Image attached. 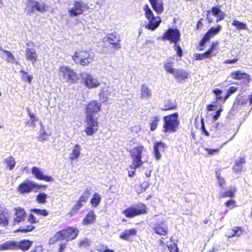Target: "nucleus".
Returning <instances> with one entry per match:
<instances>
[{"label": "nucleus", "mask_w": 252, "mask_h": 252, "mask_svg": "<svg viewBox=\"0 0 252 252\" xmlns=\"http://www.w3.org/2000/svg\"><path fill=\"white\" fill-rule=\"evenodd\" d=\"M79 231L77 228L69 227L56 232L49 240V244L53 245L57 241L65 240L67 241L74 239L78 235Z\"/></svg>", "instance_id": "1"}, {"label": "nucleus", "mask_w": 252, "mask_h": 252, "mask_svg": "<svg viewBox=\"0 0 252 252\" xmlns=\"http://www.w3.org/2000/svg\"><path fill=\"white\" fill-rule=\"evenodd\" d=\"M58 76L61 80L73 84L78 83L79 80L77 72L66 65H61L59 67Z\"/></svg>", "instance_id": "2"}, {"label": "nucleus", "mask_w": 252, "mask_h": 252, "mask_svg": "<svg viewBox=\"0 0 252 252\" xmlns=\"http://www.w3.org/2000/svg\"><path fill=\"white\" fill-rule=\"evenodd\" d=\"M163 132L165 133H173L176 132L179 127L178 114L175 113L173 114L163 117Z\"/></svg>", "instance_id": "3"}, {"label": "nucleus", "mask_w": 252, "mask_h": 252, "mask_svg": "<svg viewBox=\"0 0 252 252\" xmlns=\"http://www.w3.org/2000/svg\"><path fill=\"white\" fill-rule=\"evenodd\" d=\"M143 9L145 11V16L149 21L148 24L145 26V28L151 31H154L159 26L161 23V20L160 17H155L153 12L147 4L144 6Z\"/></svg>", "instance_id": "4"}, {"label": "nucleus", "mask_w": 252, "mask_h": 252, "mask_svg": "<svg viewBox=\"0 0 252 252\" xmlns=\"http://www.w3.org/2000/svg\"><path fill=\"white\" fill-rule=\"evenodd\" d=\"M72 59L76 63L85 66L92 62L93 60V56L86 50H82L76 52Z\"/></svg>", "instance_id": "5"}, {"label": "nucleus", "mask_w": 252, "mask_h": 252, "mask_svg": "<svg viewBox=\"0 0 252 252\" xmlns=\"http://www.w3.org/2000/svg\"><path fill=\"white\" fill-rule=\"evenodd\" d=\"M146 151V149L142 145L134 147L130 150V155L132 159L133 165L135 168L139 167L142 165V154Z\"/></svg>", "instance_id": "6"}, {"label": "nucleus", "mask_w": 252, "mask_h": 252, "mask_svg": "<svg viewBox=\"0 0 252 252\" xmlns=\"http://www.w3.org/2000/svg\"><path fill=\"white\" fill-rule=\"evenodd\" d=\"M146 206L143 204H140L128 207L123 211V214L126 218H131L146 213Z\"/></svg>", "instance_id": "7"}, {"label": "nucleus", "mask_w": 252, "mask_h": 252, "mask_svg": "<svg viewBox=\"0 0 252 252\" xmlns=\"http://www.w3.org/2000/svg\"><path fill=\"white\" fill-rule=\"evenodd\" d=\"M82 83L85 86L89 89H94L100 85V83L97 78L88 72H83L80 74Z\"/></svg>", "instance_id": "8"}, {"label": "nucleus", "mask_w": 252, "mask_h": 252, "mask_svg": "<svg viewBox=\"0 0 252 252\" xmlns=\"http://www.w3.org/2000/svg\"><path fill=\"white\" fill-rule=\"evenodd\" d=\"M42 187H45V186L38 185L33 181L27 180L19 185L17 190L21 194H25L31 192L35 188L39 189Z\"/></svg>", "instance_id": "9"}, {"label": "nucleus", "mask_w": 252, "mask_h": 252, "mask_svg": "<svg viewBox=\"0 0 252 252\" xmlns=\"http://www.w3.org/2000/svg\"><path fill=\"white\" fill-rule=\"evenodd\" d=\"M72 6L68 9V13L70 17H75L83 14L84 9L87 6L86 4L82 1H73Z\"/></svg>", "instance_id": "10"}, {"label": "nucleus", "mask_w": 252, "mask_h": 252, "mask_svg": "<svg viewBox=\"0 0 252 252\" xmlns=\"http://www.w3.org/2000/svg\"><path fill=\"white\" fill-rule=\"evenodd\" d=\"M180 33L177 29H169L163 35V40H168L170 43L176 44L180 40Z\"/></svg>", "instance_id": "11"}, {"label": "nucleus", "mask_w": 252, "mask_h": 252, "mask_svg": "<svg viewBox=\"0 0 252 252\" xmlns=\"http://www.w3.org/2000/svg\"><path fill=\"white\" fill-rule=\"evenodd\" d=\"M85 131L88 135H92L98 130L97 118L86 117Z\"/></svg>", "instance_id": "12"}, {"label": "nucleus", "mask_w": 252, "mask_h": 252, "mask_svg": "<svg viewBox=\"0 0 252 252\" xmlns=\"http://www.w3.org/2000/svg\"><path fill=\"white\" fill-rule=\"evenodd\" d=\"M35 10L40 12L45 11V5L34 1L29 0L27 1L25 11L28 15L33 13Z\"/></svg>", "instance_id": "13"}, {"label": "nucleus", "mask_w": 252, "mask_h": 252, "mask_svg": "<svg viewBox=\"0 0 252 252\" xmlns=\"http://www.w3.org/2000/svg\"><path fill=\"white\" fill-rule=\"evenodd\" d=\"M100 103L95 101L90 102L86 109V117L97 118L95 115L100 110Z\"/></svg>", "instance_id": "14"}, {"label": "nucleus", "mask_w": 252, "mask_h": 252, "mask_svg": "<svg viewBox=\"0 0 252 252\" xmlns=\"http://www.w3.org/2000/svg\"><path fill=\"white\" fill-rule=\"evenodd\" d=\"M218 45V42H213L210 48L205 53L203 54H195L194 55L195 60H203L205 59L211 58L212 57L216 55L214 54V50L216 49Z\"/></svg>", "instance_id": "15"}, {"label": "nucleus", "mask_w": 252, "mask_h": 252, "mask_svg": "<svg viewBox=\"0 0 252 252\" xmlns=\"http://www.w3.org/2000/svg\"><path fill=\"white\" fill-rule=\"evenodd\" d=\"M221 26L218 25L216 27H212L205 34L200 42V45L203 46L209 39L218 34L221 29Z\"/></svg>", "instance_id": "16"}, {"label": "nucleus", "mask_w": 252, "mask_h": 252, "mask_svg": "<svg viewBox=\"0 0 252 252\" xmlns=\"http://www.w3.org/2000/svg\"><path fill=\"white\" fill-rule=\"evenodd\" d=\"M32 173L38 180H44L46 182H52L54 180L52 177L44 175L40 169L36 166L32 168Z\"/></svg>", "instance_id": "17"}, {"label": "nucleus", "mask_w": 252, "mask_h": 252, "mask_svg": "<svg viewBox=\"0 0 252 252\" xmlns=\"http://www.w3.org/2000/svg\"><path fill=\"white\" fill-rule=\"evenodd\" d=\"M166 148V145L162 142H156L154 144V154L155 158L158 160L161 158V152H163Z\"/></svg>", "instance_id": "18"}, {"label": "nucleus", "mask_w": 252, "mask_h": 252, "mask_svg": "<svg viewBox=\"0 0 252 252\" xmlns=\"http://www.w3.org/2000/svg\"><path fill=\"white\" fill-rule=\"evenodd\" d=\"M104 42H108L111 44L113 45L116 48L120 47L119 45L120 38L117 36L115 33L111 34H108L103 38Z\"/></svg>", "instance_id": "19"}, {"label": "nucleus", "mask_w": 252, "mask_h": 252, "mask_svg": "<svg viewBox=\"0 0 252 252\" xmlns=\"http://www.w3.org/2000/svg\"><path fill=\"white\" fill-rule=\"evenodd\" d=\"M14 222L18 223L25 220L26 219V213L24 209L18 207L15 209Z\"/></svg>", "instance_id": "20"}, {"label": "nucleus", "mask_w": 252, "mask_h": 252, "mask_svg": "<svg viewBox=\"0 0 252 252\" xmlns=\"http://www.w3.org/2000/svg\"><path fill=\"white\" fill-rule=\"evenodd\" d=\"M154 230L156 233L160 235L165 236L168 232L167 224L163 221L158 222L156 224L154 227Z\"/></svg>", "instance_id": "21"}, {"label": "nucleus", "mask_w": 252, "mask_h": 252, "mask_svg": "<svg viewBox=\"0 0 252 252\" xmlns=\"http://www.w3.org/2000/svg\"><path fill=\"white\" fill-rule=\"evenodd\" d=\"M231 77L233 79L243 80L244 81L249 82L251 80L250 76L240 70H238L231 73Z\"/></svg>", "instance_id": "22"}, {"label": "nucleus", "mask_w": 252, "mask_h": 252, "mask_svg": "<svg viewBox=\"0 0 252 252\" xmlns=\"http://www.w3.org/2000/svg\"><path fill=\"white\" fill-rule=\"evenodd\" d=\"M25 56L27 60L31 61L32 63L36 62L37 60V54L33 48L27 47L26 49Z\"/></svg>", "instance_id": "23"}, {"label": "nucleus", "mask_w": 252, "mask_h": 252, "mask_svg": "<svg viewBox=\"0 0 252 252\" xmlns=\"http://www.w3.org/2000/svg\"><path fill=\"white\" fill-rule=\"evenodd\" d=\"M81 147L79 144L75 145L71 149V151L69 154V158L70 160H73L78 159L81 155Z\"/></svg>", "instance_id": "24"}, {"label": "nucleus", "mask_w": 252, "mask_h": 252, "mask_svg": "<svg viewBox=\"0 0 252 252\" xmlns=\"http://www.w3.org/2000/svg\"><path fill=\"white\" fill-rule=\"evenodd\" d=\"M154 9L158 14H161L164 10L162 0H149Z\"/></svg>", "instance_id": "25"}, {"label": "nucleus", "mask_w": 252, "mask_h": 252, "mask_svg": "<svg viewBox=\"0 0 252 252\" xmlns=\"http://www.w3.org/2000/svg\"><path fill=\"white\" fill-rule=\"evenodd\" d=\"M17 242L13 241H7L0 244V251L17 250Z\"/></svg>", "instance_id": "26"}, {"label": "nucleus", "mask_w": 252, "mask_h": 252, "mask_svg": "<svg viewBox=\"0 0 252 252\" xmlns=\"http://www.w3.org/2000/svg\"><path fill=\"white\" fill-rule=\"evenodd\" d=\"M178 81H182L188 78V73L181 69L175 68L172 74Z\"/></svg>", "instance_id": "27"}, {"label": "nucleus", "mask_w": 252, "mask_h": 252, "mask_svg": "<svg viewBox=\"0 0 252 252\" xmlns=\"http://www.w3.org/2000/svg\"><path fill=\"white\" fill-rule=\"evenodd\" d=\"M152 95V91L146 85H142L140 87V97L141 99H148Z\"/></svg>", "instance_id": "28"}, {"label": "nucleus", "mask_w": 252, "mask_h": 252, "mask_svg": "<svg viewBox=\"0 0 252 252\" xmlns=\"http://www.w3.org/2000/svg\"><path fill=\"white\" fill-rule=\"evenodd\" d=\"M235 165L233 166V171L236 173H239L242 171L243 166L246 162L245 158H240L237 159L235 161Z\"/></svg>", "instance_id": "29"}, {"label": "nucleus", "mask_w": 252, "mask_h": 252, "mask_svg": "<svg viewBox=\"0 0 252 252\" xmlns=\"http://www.w3.org/2000/svg\"><path fill=\"white\" fill-rule=\"evenodd\" d=\"M136 229L135 228H130L126 230L122 233L120 235V238L125 240H128L131 237L136 235Z\"/></svg>", "instance_id": "30"}, {"label": "nucleus", "mask_w": 252, "mask_h": 252, "mask_svg": "<svg viewBox=\"0 0 252 252\" xmlns=\"http://www.w3.org/2000/svg\"><path fill=\"white\" fill-rule=\"evenodd\" d=\"M211 12L214 16L217 17V22L223 20L224 18L225 14L218 7H213Z\"/></svg>", "instance_id": "31"}, {"label": "nucleus", "mask_w": 252, "mask_h": 252, "mask_svg": "<svg viewBox=\"0 0 252 252\" xmlns=\"http://www.w3.org/2000/svg\"><path fill=\"white\" fill-rule=\"evenodd\" d=\"M17 244V249H20L22 251H27L29 250L32 245V242L29 240H24L20 242H16Z\"/></svg>", "instance_id": "32"}, {"label": "nucleus", "mask_w": 252, "mask_h": 252, "mask_svg": "<svg viewBox=\"0 0 252 252\" xmlns=\"http://www.w3.org/2000/svg\"><path fill=\"white\" fill-rule=\"evenodd\" d=\"M95 220V215L93 211H90L86 215L83 220V223L84 225L93 223Z\"/></svg>", "instance_id": "33"}, {"label": "nucleus", "mask_w": 252, "mask_h": 252, "mask_svg": "<svg viewBox=\"0 0 252 252\" xmlns=\"http://www.w3.org/2000/svg\"><path fill=\"white\" fill-rule=\"evenodd\" d=\"M174 62L171 60H167L164 62V68L167 72L172 74L175 69L174 67Z\"/></svg>", "instance_id": "34"}, {"label": "nucleus", "mask_w": 252, "mask_h": 252, "mask_svg": "<svg viewBox=\"0 0 252 252\" xmlns=\"http://www.w3.org/2000/svg\"><path fill=\"white\" fill-rule=\"evenodd\" d=\"M4 161L6 165V167L9 170H12L14 168L16 164V161L14 158L11 156L5 158Z\"/></svg>", "instance_id": "35"}, {"label": "nucleus", "mask_w": 252, "mask_h": 252, "mask_svg": "<svg viewBox=\"0 0 252 252\" xmlns=\"http://www.w3.org/2000/svg\"><path fill=\"white\" fill-rule=\"evenodd\" d=\"M83 206L81 203L76 202L75 204L71 209L67 215L70 217H73L77 214L80 209Z\"/></svg>", "instance_id": "36"}, {"label": "nucleus", "mask_w": 252, "mask_h": 252, "mask_svg": "<svg viewBox=\"0 0 252 252\" xmlns=\"http://www.w3.org/2000/svg\"><path fill=\"white\" fill-rule=\"evenodd\" d=\"M3 52L5 54V60H6L7 62L11 63H17L18 62L14 58L13 54L8 51L3 50Z\"/></svg>", "instance_id": "37"}, {"label": "nucleus", "mask_w": 252, "mask_h": 252, "mask_svg": "<svg viewBox=\"0 0 252 252\" xmlns=\"http://www.w3.org/2000/svg\"><path fill=\"white\" fill-rule=\"evenodd\" d=\"M34 226L32 224H26L23 226H20L17 230V232H21L22 233H26L27 232L32 231L34 228Z\"/></svg>", "instance_id": "38"}, {"label": "nucleus", "mask_w": 252, "mask_h": 252, "mask_svg": "<svg viewBox=\"0 0 252 252\" xmlns=\"http://www.w3.org/2000/svg\"><path fill=\"white\" fill-rule=\"evenodd\" d=\"M101 196L98 193H94L90 200V203L93 207H96L101 201Z\"/></svg>", "instance_id": "39"}, {"label": "nucleus", "mask_w": 252, "mask_h": 252, "mask_svg": "<svg viewBox=\"0 0 252 252\" xmlns=\"http://www.w3.org/2000/svg\"><path fill=\"white\" fill-rule=\"evenodd\" d=\"M176 104L171 101H165L163 107L161 108L162 110L166 111L171 109H174L176 108Z\"/></svg>", "instance_id": "40"}, {"label": "nucleus", "mask_w": 252, "mask_h": 252, "mask_svg": "<svg viewBox=\"0 0 252 252\" xmlns=\"http://www.w3.org/2000/svg\"><path fill=\"white\" fill-rule=\"evenodd\" d=\"M232 24L238 30H246L247 29V26L245 23L241 22L238 20H234Z\"/></svg>", "instance_id": "41"}, {"label": "nucleus", "mask_w": 252, "mask_h": 252, "mask_svg": "<svg viewBox=\"0 0 252 252\" xmlns=\"http://www.w3.org/2000/svg\"><path fill=\"white\" fill-rule=\"evenodd\" d=\"M90 193L88 191L84 192L81 196L80 197L79 200L77 201L79 203H81L82 205H84V203L87 202L89 197Z\"/></svg>", "instance_id": "42"}, {"label": "nucleus", "mask_w": 252, "mask_h": 252, "mask_svg": "<svg viewBox=\"0 0 252 252\" xmlns=\"http://www.w3.org/2000/svg\"><path fill=\"white\" fill-rule=\"evenodd\" d=\"M47 195L44 192L39 193L36 196V200L39 203L43 204L46 202Z\"/></svg>", "instance_id": "43"}, {"label": "nucleus", "mask_w": 252, "mask_h": 252, "mask_svg": "<svg viewBox=\"0 0 252 252\" xmlns=\"http://www.w3.org/2000/svg\"><path fill=\"white\" fill-rule=\"evenodd\" d=\"M159 120V117L158 116H155L153 118L150 123L151 130L152 131H154L157 128Z\"/></svg>", "instance_id": "44"}, {"label": "nucleus", "mask_w": 252, "mask_h": 252, "mask_svg": "<svg viewBox=\"0 0 252 252\" xmlns=\"http://www.w3.org/2000/svg\"><path fill=\"white\" fill-rule=\"evenodd\" d=\"M230 231L233 232V235L234 237H239L242 234V229L239 227H235L233 229H230Z\"/></svg>", "instance_id": "45"}, {"label": "nucleus", "mask_w": 252, "mask_h": 252, "mask_svg": "<svg viewBox=\"0 0 252 252\" xmlns=\"http://www.w3.org/2000/svg\"><path fill=\"white\" fill-rule=\"evenodd\" d=\"M31 211L38 215L46 217L48 215V212L46 210H40L38 209H32Z\"/></svg>", "instance_id": "46"}, {"label": "nucleus", "mask_w": 252, "mask_h": 252, "mask_svg": "<svg viewBox=\"0 0 252 252\" xmlns=\"http://www.w3.org/2000/svg\"><path fill=\"white\" fill-rule=\"evenodd\" d=\"M235 192V189L231 188L228 191L224 192L222 194V197H232L234 196V192Z\"/></svg>", "instance_id": "47"}, {"label": "nucleus", "mask_w": 252, "mask_h": 252, "mask_svg": "<svg viewBox=\"0 0 252 252\" xmlns=\"http://www.w3.org/2000/svg\"><path fill=\"white\" fill-rule=\"evenodd\" d=\"M167 246L170 252H179V249L176 244L171 243L167 244Z\"/></svg>", "instance_id": "48"}, {"label": "nucleus", "mask_w": 252, "mask_h": 252, "mask_svg": "<svg viewBox=\"0 0 252 252\" xmlns=\"http://www.w3.org/2000/svg\"><path fill=\"white\" fill-rule=\"evenodd\" d=\"M23 74L22 75V78L23 80L25 81L28 82L29 83H31L32 81V75L28 74L27 72H25L23 71H21Z\"/></svg>", "instance_id": "49"}, {"label": "nucleus", "mask_w": 252, "mask_h": 252, "mask_svg": "<svg viewBox=\"0 0 252 252\" xmlns=\"http://www.w3.org/2000/svg\"><path fill=\"white\" fill-rule=\"evenodd\" d=\"M37 121H38V119H30L26 122V125L27 126L34 128L36 126V122Z\"/></svg>", "instance_id": "50"}, {"label": "nucleus", "mask_w": 252, "mask_h": 252, "mask_svg": "<svg viewBox=\"0 0 252 252\" xmlns=\"http://www.w3.org/2000/svg\"><path fill=\"white\" fill-rule=\"evenodd\" d=\"M8 223V220L5 215L3 214H0V224L6 226Z\"/></svg>", "instance_id": "51"}, {"label": "nucleus", "mask_w": 252, "mask_h": 252, "mask_svg": "<svg viewBox=\"0 0 252 252\" xmlns=\"http://www.w3.org/2000/svg\"><path fill=\"white\" fill-rule=\"evenodd\" d=\"M216 175L219 184L220 186H222L225 184V181L222 178L220 177V174L218 172H216Z\"/></svg>", "instance_id": "52"}, {"label": "nucleus", "mask_w": 252, "mask_h": 252, "mask_svg": "<svg viewBox=\"0 0 252 252\" xmlns=\"http://www.w3.org/2000/svg\"><path fill=\"white\" fill-rule=\"evenodd\" d=\"M174 49L175 51H176L177 55L181 57L182 55V49L181 47L177 44V43L174 44Z\"/></svg>", "instance_id": "53"}, {"label": "nucleus", "mask_w": 252, "mask_h": 252, "mask_svg": "<svg viewBox=\"0 0 252 252\" xmlns=\"http://www.w3.org/2000/svg\"><path fill=\"white\" fill-rule=\"evenodd\" d=\"M225 205L230 209H232L235 206V202L233 200H230L225 202Z\"/></svg>", "instance_id": "54"}, {"label": "nucleus", "mask_w": 252, "mask_h": 252, "mask_svg": "<svg viewBox=\"0 0 252 252\" xmlns=\"http://www.w3.org/2000/svg\"><path fill=\"white\" fill-rule=\"evenodd\" d=\"M28 220L30 223H36L38 222V220L32 214H31L28 217Z\"/></svg>", "instance_id": "55"}, {"label": "nucleus", "mask_w": 252, "mask_h": 252, "mask_svg": "<svg viewBox=\"0 0 252 252\" xmlns=\"http://www.w3.org/2000/svg\"><path fill=\"white\" fill-rule=\"evenodd\" d=\"M79 245L81 247H87L89 245V241L87 239H84L83 240L81 241L79 244Z\"/></svg>", "instance_id": "56"}, {"label": "nucleus", "mask_w": 252, "mask_h": 252, "mask_svg": "<svg viewBox=\"0 0 252 252\" xmlns=\"http://www.w3.org/2000/svg\"><path fill=\"white\" fill-rule=\"evenodd\" d=\"M205 150L211 155L216 154L218 153L219 149H212L209 148H205Z\"/></svg>", "instance_id": "57"}, {"label": "nucleus", "mask_w": 252, "mask_h": 252, "mask_svg": "<svg viewBox=\"0 0 252 252\" xmlns=\"http://www.w3.org/2000/svg\"><path fill=\"white\" fill-rule=\"evenodd\" d=\"M213 92L216 94L217 99H221L222 98L221 96H220V94L222 93L221 90L217 88L213 90Z\"/></svg>", "instance_id": "58"}, {"label": "nucleus", "mask_w": 252, "mask_h": 252, "mask_svg": "<svg viewBox=\"0 0 252 252\" xmlns=\"http://www.w3.org/2000/svg\"><path fill=\"white\" fill-rule=\"evenodd\" d=\"M250 102V103H252V94L249 96V97L246 100H244L242 101L241 103L243 104H245L247 103V102Z\"/></svg>", "instance_id": "59"}, {"label": "nucleus", "mask_w": 252, "mask_h": 252, "mask_svg": "<svg viewBox=\"0 0 252 252\" xmlns=\"http://www.w3.org/2000/svg\"><path fill=\"white\" fill-rule=\"evenodd\" d=\"M237 90V87L235 86H231L229 88L228 93H230V94H232L234 93H235L236 90Z\"/></svg>", "instance_id": "60"}, {"label": "nucleus", "mask_w": 252, "mask_h": 252, "mask_svg": "<svg viewBox=\"0 0 252 252\" xmlns=\"http://www.w3.org/2000/svg\"><path fill=\"white\" fill-rule=\"evenodd\" d=\"M140 130V127L139 126H135L131 127V131L135 133H137Z\"/></svg>", "instance_id": "61"}, {"label": "nucleus", "mask_w": 252, "mask_h": 252, "mask_svg": "<svg viewBox=\"0 0 252 252\" xmlns=\"http://www.w3.org/2000/svg\"><path fill=\"white\" fill-rule=\"evenodd\" d=\"M27 111H28V114L29 117H30V119H38V118L35 117V114L31 112L28 109Z\"/></svg>", "instance_id": "62"}, {"label": "nucleus", "mask_w": 252, "mask_h": 252, "mask_svg": "<svg viewBox=\"0 0 252 252\" xmlns=\"http://www.w3.org/2000/svg\"><path fill=\"white\" fill-rule=\"evenodd\" d=\"M237 59H233L232 60H226L224 61V63H234L237 61Z\"/></svg>", "instance_id": "63"}, {"label": "nucleus", "mask_w": 252, "mask_h": 252, "mask_svg": "<svg viewBox=\"0 0 252 252\" xmlns=\"http://www.w3.org/2000/svg\"><path fill=\"white\" fill-rule=\"evenodd\" d=\"M203 119H201V123H202V126H201V127H202V130L204 132L205 134L207 136H209V132L205 129V127H204V124L203 123Z\"/></svg>", "instance_id": "64"}]
</instances>
